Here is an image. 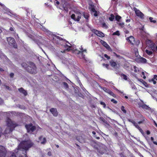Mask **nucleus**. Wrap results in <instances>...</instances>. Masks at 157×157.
I'll return each instance as SVG.
<instances>
[{
	"label": "nucleus",
	"mask_w": 157,
	"mask_h": 157,
	"mask_svg": "<svg viewBox=\"0 0 157 157\" xmlns=\"http://www.w3.org/2000/svg\"><path fill=\"white\" fill-rule=\"evenodd\" d=\"M33 145V144L30 141H23L21 142L17 148L15 149L14 152H11L10 157H17L16 155H18L19 154L25 153V150L31 147Z\"/></svg>",
	"instance_id": "nucleus-1"
},
{
	"label": "nucleus",
	"mask_w": 157,
	"mask_h": 157,
	"mask_svg": "<svg viewBox=\"0 0 157 157\" xmlns=\"http://www.w3.org/2000/svg\"><path fill=\"white\" fill-rule=\"evenodd\" d=\"M6 122L8 126V128H6L5 131V133L7 134L12 132L13 128L17 125V124L12 122L9 118L6 119Z\"/></svg>",
	"instance_id": "nucleus-2"
},
{
	"label": "nucleus",
	"mask_w": 157,
	"mask_h": 157,
	"mask_svg": "<svg viewBox=\"0 0 157 157\" xmlns=\"http://www.w3.org/2000/svg\"><path fill=\"white\" fill-rule=\"evenodd\" d=\"M98 152V153L99 154H102L104 153L106 151L105 146L101 144H100L97 147H96Z\"/></svg>",
	"instance_id": "nucleus-3"
},
{
	"label": "nucleus",
	"mask_w": 157,
	"mask_h": 157,
	"mask_svg": "<svg viewBox=\"0 0 157 157\" xmlns=\"http://www.w3.org/2000/svg\"><path fill=\"white\" fill-rule=\"evenodd\" d=\"M27 70L31 74H35L37 72L36 67L34 64L33 63H30V66L27 67Z\"/></svg>",
	"instance_id": "nucleus-4"
},
{
	"label": "nucleus",
	"mask_w": 157,
	"mask_h": 157,
	"mask_svg": "<svg viewBox=\"0 0 157 157\" xmlns=\"http://www.w3.org/2000/svg\"><path fill=\"white\" fill-rule=\"evenodd\" d=\"M25 127L27 129V132H30L31 133L35 131L36 128V127L33 126L32 124L26 125Z\"/></svg>",
	"instance_id": "nucleus-5"
},
{
	"label": "nucleus",
	"mask_w": 157,
	"mask_h": 157,
	"mask_svg": "<svg viewBox=\"0 0 157 157\" xmlns=\"http://www.w3.org/2000/svg\"><path fill=\"white\" fill-rule=\"evenodd\" d=\"M77 18H75V14H72L71 16V17L72 19L74 20L75 21H78L80 20V19L81 18V13L79 11H77L76 13Z\"/></svg>",
	"instance_id": "nucleus-6"
},
{
	"label": "nucleus",
	"mask_w": 157,
	"mask_h": 157,
	"mask_svg": "<svg viewBox=\"0 0 157 157\" xmlns=\"http://www.w3.org/2000/svg\"><path fill=\"white\" fill-rule=\"evenodd\" d=\"M7 151L5 148L2 146H0V157H5Z\"/></svg>",
	"instance_id": "nucleus-7"
},
{
	"label": "nucleus",
	"mask_w": 157,
	"mask_h": 157,
	"mask_svg": "<svg viewBox=\"0 0 157 157\" xmlns=\"http://www.w3.org/2000/svg\"><path fill=\"white\" fill-rule=\"evenodd\" d=\"M7 40L10 45L13 46L15 48H17L16 42L14 38L10 37H8Z\"/></svg>",
	"instance_id": "nucleus-8"
},
{
	"label": "nucleus",
	"mask_w": 157,
	"mask_h": 157,
	"mask_svg": "<svg viewBox=\"0 0 157 157\" xmlns=\"http://www.w3.org/2000/svg\"><path fill=\"white\" fill-rule=\"evenodd\" d=\"M134 10L137 16L141 18H143L144 14L139 10L136 8H134Z\"/></svg>",
	"instance_id": "nucleus-9"
},
{
	"label": "nucleus",
	"mask_w": 157,
	"mask_h": 157,
	"mask_svg": "<svg viewBox=\"0 0 157 157\" xmlns=\"http://www.w3.org/2000/svg\"><path fill=\"white\" fill-rule=\"evenodd\" d=\"M80 49V51L76 50V53L77 54H81L82 58H84L85 55H83V52H86V49H84L82 46H81V48Z\"/></svg>",
	"instance_id": "nucleus-10"
},
{
	"label": "nucleus",
	"mask_w": 157,
	"mask_h": 157,
	"mask_svg": "<svg viewBox=\"0 0 157 157\" xmlns=\"http://www.w3.org/2000/svg\"><path fill=\"white\" fill-rule=\"evenodd\" d=\"M110 64L112 67L116 69H117L119 68V64L116 63L113 60H111L110 61Z\"/></svg>",
	"instance_id": "nucleus-11"
},
{
	"label": "nucleus",
	"mask_w": 157,
	"mask_h": 157,
	"mask_svg": "<svg viewBox=\"0 0 157 157\" xmlns=\"http://www.w3.org/2000/svg\"><path fill=\"white\" fill-rule=\"evenodd\" d=\"M92 31L97 36H99L103 37L104 36V34L103 33L97 30L94 29L92 30Z\"/></svg>",
	"instance_id": "nucleus-12"
},
{
	"label": "nucleus",
	"mask_w": 157,
	"mask_h": 157,
	"mask_svg": "<svg viewBox=\"0 0 157 157\" xmlns=\"http://www.w3.org/2000/svg\"><path fill=\"white\" fill-rule=\"evenodd\" d=\"M127 40L132 44H134L135 43L134 38L132 36H130L129 37L127 38Z\"/></svg>",
	"instance_id": "nucleus-13"
},
{
	"label": "nucleus",
	"mask_w": 157,
	"mask_h": 157,
	"mask_svg": "<svg viewBox=\"0 0 157 157\" xmlns=\"http://www.w3.org/2000/svg\"><path fill=\"white\" fill-rule=\"evenodd\" d=\"M100 42L101 44L109 50H111V48L110 46L106 43L103 40H101L100 41Z\"/></svg>",
	"instance_id": "nucleus-14"
},
{
	"label": "nucleus",
	"mask_w": 157,
	"mask_h": 157,
	"mask_svg": "<svg viewBox=\"0 0 157 157\" xmlns=\"http://www.w3.org/2000/svg\"><path fill=\"white\" fill-rule=\"evenodd\" d=\"M50 112L55 116H56L58 115V113L56 109L54 108H51L50 109Z\"/></svg>",
	"instance_id": "nucleus-15"
},
{
	"label": "nucleus",
	"mask_w": 157,
	"mask_h": 157,
	"mask_svg": "<svg viewBox=\"0 0 157 157\" xmlns=\"http://www.w3.org/2000/svg\"><path fill=\"white\" fill-rule=\"evenodd\" d=\"M136 61L138 63H145L146 62V59L143 57H140L137 59Z\"/></svg>",
	"instance_id": "nucleus-16"
},
{
	"label": "nucleus",
	"mask_w": 157,
	"mask_h": 157,
	"mask_svg": "<svg viewBox=\"0 0 157 157\" xmlns=\"http://www.w3.org/2000/svg\"><path fill=\"white\" fill-rule=\"evenodd\" d=\"M39 142H40L41 144H44L46 142V139L44 137H43L42 136H40L39 138Z\"/></svg>",
	"instance_id": "nucleus-17"
},
{
	"label": "nucleus",
	"mask_w": 157,
	"mask_h": 157,
	"mask_svg": "<svg viewBox=\"0 0 157 157\" xmlns=\"http://www.w3.org/2000/svg\"><path fill=\"white\" fill-rule=\"evenodd\" d=\"M18 90L20 92L23 94L25 96H26L27 95V93L23 88H21L18 89Z\"/></svg>",
	"instance_id": "nucleus-18"
},
{
	"label": "nucleus",
	"mask_w": 157,
	"mask_h": 157,
	"mask_svg": "<svg viewBox=\"0 0 157 157\" xmlns=\"http://www.w3.org/2000/svg\"><path fill=\"white\" fill-rule=\"evenodd\" d=\"M132 123L134 124V126L137 128H138L139 131L142 132H143V130L139 127L138 124L136 123L134 121H132Z\"/></svg>",
	"instance_id": "nucleus-19"
},
{
	"label": "nucleus",
	"mask_w": 157,
	"mask_h": 157,
	"mask_svg": "<svg viewBox=\"0 0 157 157\" xmlns=\"http://www.w3.org/2000/svg\"><path fill=\"white\" fill-rule=\"evenodd\" d=\"M141 106L143 108L146 109H148L149 108V107L145 104H144L142 105Z\"/></svg>",
	"instance_id": "nucleus-20"
},
{
	"label": "nucleus",
	"mask_w": 157,
	"mask_h": 157,
	"mask_svg": "<svg viewBox=\"0 0 157 157\" xmlns=\"http://www.w3.org/2000/svg\"><path fill=\"white\" fill-rule=\"evenodd\" d=\"M138 80L140 82H142L145 86H147V83L145 81H144L143 79H138Z\"/></svg>",
	"instance_id": "nucleus-21"
},
{
	"label": "nucleus",
	"mask_w": 157,
	"mask_h": 157,
	"mask_svg": "<svg viewBox=\"0 0 157 157\" xmlns=\"http://www.w3.org/2000/svg\"><path fill=\"white\" fill-rule=\"evenodd\" d=\"M121 77L126 80H127L128 78V77H127V76L126 75L124 74H122L121 75Z\"/></svg>",
	"instance_id": "nucleus-22"
},
{
	"label": "nucleus",
	"mask_w": 157,
	"mask_h": 157,
	"mask_svg": "<svg viewBox=\"0 0 157 157\" xmlns=\"http://www.w3.org/2000/svg\"><path fill=\"white\" fill-rule=\"evenodd\" d=\"M146 52L148 55H151L152 54V52L151 51L147 50V49L145 50Z\"/></svg>",
	"instance_id": "nucleus-23"
},
{
	"label": "nucleus",
	"mask_w": 157,
	"mask_h": 157,
	"mask_svg": "<svg viewBox=\"0 0 157 157\" xmlns=\"http://www.w3.org/2000/svg\"><path fill=\"white\" fill-rule=\"evenodd\" d=\"M84 17L86 19H88L89 17V14L87 13H83Z\"/></svg>",
	"instance_id": "nucleus-24"
},
{
	"label": "nucleus",
	"mask_w": 157,
	"mask_h": 157,
	"mask_svg": "<svg viewBox=\"0 0 157 157\" xmlns=\"http://www.w3.org/2000/svg\"><path fill=\"white\" fill-rule=\"evenodd\" d=\"M115 17L114 16L113 14H111L110 17H109V19L111 21H113Z\"/></svg>",
	"instance_id": "nucleus-25"
},
{
	"label": "nucleus",
	"mask_w": 157,
	"mask_h": 157,
	"mask_svg": "<svg viewBox=\"0 0 157 157\" xmlns=\"http://www.w3.org/2000/svg\"><path fill=\"white\" fill-rule=\"evenodd\" d=\"M113 35H117V36H119L120 35V33L119 31H117L115 32H114L113 34Z\"/></svg>",
	"instance_id": "nucleus-26"
},
{
	"label": "nucleus",
	"mask_w": 157,
	"mask_h": 157,
	"mask_svg": "<svg viewBox=\"0 0 157 157\" xmlns=\"http://www.w3.org/2000/svg\"><path fill=\"white\" fill-rule=\"evenodd\" d=\"M108 94H109L110 95L112 96L113 97H116V96H115V94L113 92H112L110 90L109 91V93Z\"/></svg>",
	"instance_id": "nucleus-27"
},
{
	"label": "nucleus",
	"mask_w": 157,
	"mask_h": 157,
	"mask_svg": "<svg viewBox=\"0 0 157 157\" xmlns=\"http://www.w3.org/2000/svg\"><path fill=\"white\" fill-rule=\"evenodd\" d=\"M149 20L151 22H153V23H155L156 22V21L155 20H153V18L152 17H150L149 18Z\"/></svg>",
	"instance_id": "nucleus-28"
},
{
	"label": "nucleus",
	"mask_w": 157,
	"mask_h": 157,
	"mask_svg": "<svg viewBox=\"0 0 157 157\" xmlns=\"http://www.w3.org/2000/svg\"><path fill=\"white\" fill-rule=\"evenodd\" d=\"M116 19L118 21H119V20L121 18V17L118 15H117L115 17Z\"/></svg>",
	"instance_id": "nucleus-29"
},
{
	"label": "nucleus",
	"mask_w": 157,
	"mask_h": 157,
	"mask_svg": "<svg viewBox=\"0 0 157 157\" xmlns=\"http://www.w3.org/2000/svg\"><path fill=\"white\" fill-rule=\"evenodd\" d=\"M92 11H93V12L94 13V16H95V17H96L98 16V14H97V12H96L95 10V9H92Z\"/></svg>",
	"instance_id": "nucleus-30"
},
{
	"label": "nucleus",
	"mask_w": 157,
	"mask_h": 157,
	"mask_svg": "<svg viewBox=\"0 0 157 157\" xmlns=\"http://www.w3.org/2000/svg\"><path fill=\"white\" fill-rule=\"evenodd\" d=\"M103 90L105 92H106L108 93L109 92V91H110V90L106 88H104L103 89Z\"/></svg>",
	"instance_id": "nucleus-31"
},
{
	"label": "nucleus",
	"mask_w": 157,
	"mask_h": 157,
	"mask_svg": "<svg viewBox=\"0 0 157 157\" xmlns=\"http://www.w3.org/2000/svg\"><path fill=\"white\" fill-rule=\"evenodd\" d=\"M121 109L124 113H126V111L124 109V106H122L121 107Z\"/></svg>",
	"instance_id": "nucleus-32"
},
{
	"label": "nucleus",
	"mask_w": 157,
	"mask_h": 157,
	"mask_svg": "<svg viewBox=\"0 0 157 157\" xmlns=\"http://www.w3.org/2000/svg\"><path fill=\"white\" fill-rule=\"evenodd\" d=\"M102 26L104 28H107V26L105 23H103L102 24Z\"/></svg>",
	"instance_id": "nucleus-33"
},
{
	"label": "nucleus",
	"mask_w": 157,
	"mask_h": 157,
	"mask_svg": "<svg viewBox=\"0 0 157 157\" xmlns=\"http://www.w3.org/2000/svg\"><path fill=\"white\" fill-rule=\"evenodd\" d=\"M65 47L66 48H67V50H68V51H69L70 50V48H71V47L70 46L66 44L65 45Z\"/></svg>",
	"instance_id": "nucleus-34"
},
{
	"label": "nucleus",
	"mask_w": 157,
	"mask_h": 157,
	"mask_svg": "<svg viewBox=\"0 0 157 157\" xmlns=\"http://www.w3.org/2000/svg\"><path fill=\"white\" fill-rule=\"evenodd\" d=\"M103 67H105V68H107V69H108V67L109 66V64H103Z\"/></svg>",
	"instance_id": "nucleus-35"
},
{
	"label": "nucleus",
	"mask_w": 157,
	"mask_h": 157,
	"mask_svg": "<svg viewBox=\"0 0 157 157\" xmlns=\"http://www.w3.org/2000/svg\"><path fill=\"white\" fill-rule=\"evenodd\" d=\"M21 66L22 67L25 68L26 67V63H23L21 64Z\"/></svg>",
	"instance_id": "nucleus-36"
},
{
	"label": "nucleus",
	"mask_w": 157,
	"mask_h": 157,
	"mask_svg": "<svg viewBox=\"0 0 157 157\" xmlns=\"http://www.w3.org/2000/svg\"><path fill=\"white\" fill-rule=\"evenodd\" d=\"M104 56L107 59H110L109 56H108L107 54H105Z\"/></svg>",
	"instance_id": "nucleus-37"
},
{
	"label": "nucleus",
	"mask_w": 157,
	"mask_h": 157,
	"mask_svg": "<svg viewBox=\"0 0 157 157\" xmlns=\"http://www.w3.org/2000/svg\"><path fill=\"white\" fill-rule=\"evenodd\" d=\"M100 104L101 105H103L104 107L105 108L106 106V105L105 103L101 101L100 102Z\"/></svg>",
	"instance_id": "nucleus-38"
},
{
	"label": "nucleus",
	"mask_w": 157,
	"mask_h": 157,
	"mask_svg": "<svg viewBox=\"0 0 157 157\" xmlns=\"http://www.w3.org/2000/svg\"><path fill=\"white\" fill-rule=\"evenodd\" d=\"M14 74L13 73H11L10 74V78H13V77Z\"/></svg>",
	"instance_id": "nucleus-39"
},
{
	"label": "nucleus",
	"mask_w": 157,
	"mask_h": 157,
	"mask_svg": "<svg viewBox=\"0 0 157 157\" xmlns=\"http://www.w3.org/2000/svg\"><path fill=\"white\" fill-rule=\"evenodd\" d=\"M111 101L113 102L114 103L116 104L117 103V101L114 99H112Z\"/></svg>",
	"instance_id": "nucleus-40"
},
{
	"label": "nucleus",
	"mask_w": 157,
	"mask_h": 157,
	"mask_svg": "<svg viewBox=\"0 0 157 157\" xmlns=\"http://www.w3.org/2000/svg\"><path fill=\"white\" fill-rule=\"evenodd\" d=\"M63 84L67 88L68 87V85L67 83L64 82L63 83Z\"/></svg>",
	"instance_id": "nucleus-41"
},
{
	"label": "nucleus",
	"mask_w": 157,
	"mask_h": 157,
	"mask_svg": "<svg viewBox=\"0 0 157 157\" xmlns=\"http://www.w3.org/2000/svg\"><path fill=\"white\" fill-rule=\"evenodd\" d=\"M142 74L143 75V78L144 79H145L146 77V76H145L144 73V72H142Z\"/></svg>",
	"instance_id": "nucleus-42"
},
{
	"label": "nucleus",
	"mask_w": 157,
	"mask_h": 157,
	"mask_svg": "<svg viewBox=\"0 0 157 157\" xmlns=\"http://www.w3.org/2000/svg\"><path fill=\"white\" fill-rule=\"evenodd\" d=\"M134 68L135 69L134 70V71L135 72H137L138 71V70L136 69V66L134 67Z\"/></svg>",
	"instance_id": "nucleus-43"
},
{
	"label": "nucleus",
	"mask_w": 157,
	"mask_h": 157,
	"mask_svg": "<svg viewBox=\"0 0 157 157\" xmlns=\"http://www.w3.org/2000/svg\"><path fill=\"white\" fill-rule=\"evenodd\" d=\"M154 79H154V78H152L151 80H149V82H153V81H155Z\"/></svg>",
	"instance_id": "nucleus-44"
},
{
	"label": "nucleus",
	"mask_w": 157,
	"mask_h": 157,
	"mask_svg": "<svg viewBox=\"0 0 157 157\" xmlns=\"http://www.w3.org/2000/svg\"><path fill=\"white\" fill-rule=\"evenodd\" d=\"M154 78L156 80H157V75H155L154 76Z\"/></svg>",
	"instance_id": "nucleus-45"
},
{
	"label": "nucleus",
	"mask_w": 157,
	"mask_h": 157,
	"mask_svg": "<svg viewBox=\"0 0 157 157\" xmlns=\"http://www.w3.org/2000/svg\"><path fill=\"white\" fill-rule=\"evenodd\" d=\"M3 102L2 100L0 98V104H1L3 103Z\"/></svg>",
	"instance_id": "nucleus-46"
},
{
	"label": "nucleus",
	"mask_w": 157,
	"mask_h": 157,
	"mask_svg": "<svg viewBox=\"0 0 157 157\" xmlns=\"http://www.w3.org/2000/svg\"><path fill=\"white\" fill-rule=\"evenodd\" d=\"M48 155L49 156L51 155H52V153L51 152H49L48 153Z\"/></svg>",
	"instance_id": "nucleus-47"
},
{
	"label": "nucleus",
	"mask_w": 157,
	"mask_h": 157,
	"mask_svg": "<svg viewBox=\"0 0 157 157\" xmlns=\"http://www.w3.org/2000/svg\"><path fill=\"white\" fill-rule=\"evenodd\" d=\"M152 121H153V122L154 123L155 125L156 126V125H157V124H156V123L155 121H154L152 119Z\"/></svg>",
	"instance_id": "nucleus-48"
},
{
	"label": "nucleus",
	"mask_w": 157,
	"mask_h": 157,
	"mask_svg": "<svg viewBox=\"0 0 157 157\" xmlns=\"http://www.w3.org/2000/svg\"><path fill=\"white\" fill-rule=\"evenodd\" d=\"M143 121H139L138 122V124H140L141 123H143Z\"/></svg>",
	"instance_id": "nucleus-49"
},
{
	"label": "nucleus",
	"mask_w": 157,
	"mask_h": 157,
	"mask_svg": "<svg viewBox=\"0 0 157 157\" xmlns=\"http://www.w3.org/2000/svg\"><path fill=\"white\" fill-rule=\"evenodd\" d=\"M150 132L148 130L147 131V135H149L150 134Z\"/></svg>",
	"instance_id": "nucleus-50"
},
{
	"label": "nucleus",
	"mask_w": 157,
	"mask_h": 157,
	"mask_svg": "<svg viewBox=\"0 0 157 157\" xmlns=\"http://www.w3.org/2000/svg\"><path fill=\"white\" fill-rule=\"evenodd\" d=\"M151 141L153 142L154 141L153 140H154V138L153 137H151Z\"/></svg>",
	"instance_id": "nucleus-51"
},
{
	"label": "nucleus",
	"mask_w": 157,
	"mask_h": 157,
	"mask_svg": "<svg viewBox=\"0 0 157 157\" xmlns=\"http://www.w3.org/2000/svg\"><path fill=\"white\" fill-rule=\"evenodd\" d=\"M2 132V129L1 128H0V137L1 136Z\"/></svg>",
	"instance_id": "nucleus-52"
},
{
	"label": "nucleus",
	"mask_w": 157,
	"mask_h": 157,
	"mask_svg": "<svg viewBox=\"0 0 157 157\" xmlns=\"http://www.w3.org/2000/svg\"><path fill=\"white\" fill-rule=\"evenodd\" d=\"M153 143L154 144H155L156 145H157V142H156V141H153Z\"/></svg>",
	"instance_id": "nucleus-53"
},
{
	"label": "nucleus",
	"mask_w": 157,
	"mask_h": 157,
	"mask_svg": "<svg viewBox=\"0 0 157 157\" xmlns=\"http://www.w3.org/2000/svg\"><path fill=\"white\" fill-rule=\"evenodd\" d=\"M4 71V70L2 68H0V71Z\"/></svg>",
	"instance_id": "nucleus-54"
},
{
	"label": "nucleus",
	"mask_w": 157,
	"mask_h": 157,
	"mask_svg": "<svg viewBox=\"0 0 157 157\" xmlns=\"http://www.w3.org/2000/svg\"><path fill=\"white\" fill-rule=\"evenodd\" d=\"M56 4L57 5H59V1H56Z\"/></svg>",
	"instance_id": "nucleus-55"
},
{
	"label": "nucleus",
	"mask_w": 157,
	"mask_h": 157,
	"mask_svg": "<svg viewBox=\"0 0 157 157\" xmlns=\"http://www.w3.org/2000/svg\"><path fill=\"white\" fill-rule=\"evenodd\" d=\"M130 21V19H128L126 20V22H129Z\"/></svg>",
	"instance_id": "nucleus-56"
},
{
	"label": "nucleus",
	"mask_w": 157,
	"mask_h": 157,
	"mask_svg": "<svg viewBox=\"0 0 157 157\" xmlns=\"http://www.w3.org/2000/svg\"><path fill=\"white\" fill-rule=\"evenodd\" d=\"M57 39H59L60 40H61V38L59 37V36H56V37ZM61 40H62L61 39Z\"/></svg>",
	"instance_id": "nucleus-57"
},
{
	"label": "nucleus",
	"mask_w": 157,
	"mask_h": 157,
	"mask_svg": "<svg viewBox=\"0 0 157 157\" xmlns=\"http://www.w3.org/2000/svg\"><path fill=\"white\" fill-rule=\"evenodd\" d=\"M141 30H142V31H144V27H142V28H141Z\"/></svg>",
	"instance_id": "nucleus-58"
},
{
	"label": "nucleus",
	"mask_w": 157,
	"mask_h": 157,
	"mask_svg": "<svg viewBox=\"0 0 157 157\" xmlns=\"http://www.w3.org/2000/svg\"><path fill=\"white\" fill-rule=\"evenodd\" d=\"M153 82L154 84H155L156 83V82L155 81H153Z\"/></svg>",
	"instance_id": "nucleus-59"
},
{
	"label": "nucleus",
	"mask_w": 157,
	"mask_h": 157,
	"mask_svg": "<svg viewBox=\"0 0 157 157\" xmlns=\"http://www.w3.org/2000/svg\"><path fill=\"white\" fill-rule=\"evenodd\" d=\"M92 133L94 135H95L96 134V132L94 131H93Z\"/></svg>",
	"instance_id": "nucleus-60"
},
{
	"label": "nucleus",
	"mask_w": 157,
	"mask_h": 157,
	"mask_svg": "<svg viewBox=\"0 0 157 157\" xmlns=\"http://www.w3.org/2000/svg\"><path fill=\"white\" fill-rule=\"evenodd\" d=\"M139 43V41H137V42L136 43L137 44H138Z\"/></svg>",
	"instance_id": "nucleus-61"
},
{
	"label": "nucleus",
	"mask_w": 157,
	"mask_h": 157,
	"mask_svg": "<svg viewBox=\"0 0 157 157\" xmlns=\"http://www.w3.org/2000/svg\"><path fill=\"white\" fill-rule=\"evenodd\" d=\"M10 29L11 31L13 30V29L12 28H10Z\"/></svg>",
	"instance_id": "nucleus-62"
},
{
	"label": "nucleus",
	"mask_w": 157,
	"mask_h": 157,
	"mask_svg": "<svg viewBox=\"0 0 157 157\" xmlns=\"http://www.w3.org/2000/svg\"><path fill=\"white\" fill-rule=\"evenodd\" d=\"M124 97H125V98H126V99L128 98V96H125Z\"/></svg>",
	"instance_id": "nucleus-63"
},
{
	"label": "nucleus",
	"mask_w": 157,
	"mask_h": 157,
	"mask_svg": "<svg viewBox=\"0 0 157 157\" xmlns=\"http://www.w3.org/2000/svg\"><path fill=\"white\" fill-rule=\"evenodd\" d=\"M155 50H156V51H157V46H156V48H155Z\"/></svg>",
	"instance_id": "nucleus-64"
}]
</instances>
